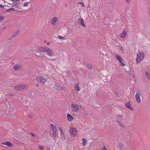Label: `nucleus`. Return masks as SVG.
<instances>
[{
	"label": "nucleus",
	"mask_w": 150,
	"mask_h": 150,
	"mask_svg": "<svg viewBox=\"0 0 150 150\" xmlns=\"http://www.w3.org/2000/svg\"><path fill=\"white\" fill-rule=\"evenodd\" d=\"M28 88V86L25 85H18L15 87V90L17 91H22L24 90L27 89Z\"/></svg>",
	"instance_id": "5"
},
{
	"label": "nucleus",
	"mask_w": 150,
	"mask_h": 150,
	"mask_svg": "<svg viewBox=\"0 0 150 150\" xmlns=\"http://www.w3.org/2000/svg\"><path fill=\"white\" fill-rule=\"evenodd\" d=\"M58 38L59 39H62V40H65V38H64V37H62L60 35H58Z\"/></svg>",
	"instance_id": "26"
},
{
	"label": "nucleus",
	"mask_w": 150,
	"mask_h": 150,
	"mask_svg": "<svg viewBox=\"0 0 150 150\" xmlns=\"http://www.w3.org/2000/svg\"><path fill=\"white\" fill-rule=\"evenodd\" d=\"M38 81L40 83H45L48 79V77L44 76L38 77L37 78Z\"/></svg>",
	"instance_id": "6"
},
{
	"label": "nucleus",
	"mask_w": 150,
	"mask_h": 150,
	"mask_svg": "<svg viewBox=\"0 0 150 150\" xmlns=\"http://www.w3.org/2000/svg\"><path fill=\"white\" fill-rule=\"evenodd\" d=\"M31 135L33 137H35V134H33V133H31Z\"/></svg>",
	"instance_id": "34"
},
{
	"label": "nucleus",
	"mask_w": 150,
	"mask_h": 150,
	"mask_svg": "<svg viewBox=\"0 0 150 150\" xmlns=\"http://www.w3.org/2000/svg\"><path fill=\"white\" fill-rule=\"evenodd\" d=\"M59 129L60 132V134L62 138L64 139L65 138V136L64 131L63 130V129L61 127H59Z\"/></svg>",
	"instance_id": "12"
},
{
	"label": "nucleus",
	"mask_w": 150,
	"mask_h": 150,
	"mask_svg": "<svg viewBox=\"0 0 150 150\" xmlns=\"http://www.w3.org/2000/svg\"><path fill=\"white\" fill-rule=\"evenodd\" d=\"M47 45H49V42H47Z\"/></svg>",
	"instance_id": "38"
},
{
	"label": "nucleus",
	"mask_w": 150,
	"mask_h": 150,
	"mask_svg": "<svg viewBox=\"0 0 150 150\" xmlns=\"http://www.w3.org/2000/svg\"><path fill=\"white\" fill-rule=\"evenodd\" d=\"M60 86V85L59 84H57V83H56L54 86V88L56 89H58L59 88Z\"/></svg>",
	"instance_id": "24"
},
{
	"label": "nucleus",
	"mask_w": 150,
	"mask_h": 150,
	"mask_svg": "<svg viewBox=\"0 0 150 150\" xmlns=\"http://www.w3.org/2000/svg\"><path fill=\"white\" fill-rule=\"evenodd\" d=\"M101 150H108V149L104 147L102 148Z\"/></svg>",
	"instance_id": "31"
},
{
	"label": "nucleus",
	"mask_w": 150,
	"mask_h": 150,
	"mask_svg": "<svg viewBox=\"0 0 150 150\" xmlns=\"http://www.w3.org/2000/svg\"><path fill=\"white\" fill-rule=\"evenodd\" d=\"M67 117L68 120L69 122H71L74 120L73 117L70 114H67Z\"/></svg>",
	"instance_id": "13"
},
{
	"label": "nucleus",
	"mask_w": 150,
	"mask_h": 150,
	"mask_svg": "<svg viewBox=\"0 0 150 150\" xmlns=\"http://www.w3.org/2000/svg\"><path fill=\"white\" fill-rule=\"evenodd\" d=\"M145 75L148 79H150V74L147 71H145Z\"/></svg>",
	"instance_id": "18"
},
{
	"label": "nucleus",
	"mask_w": 150,
	"mask_h": 150,
	"mask_svg": "<svg viewBox=\"0 0 150 150\" xmlns=\"http://www.w3.org/2000/svg\"><path fill=\"white\" fill-rule=\"evenodd\" d=\"M75 88L77 91L80 90V88L79 87V83H77L76 84Z\"/></svg>",
	"instance_id": "17"
},
{
	"label": "nucleus",
	"mask_w": 150,
	"mask_h": 150,
	"mask_svg": "<svg viewBox=\"0 0 150 150\" xmlns=\"http://www.w3.org/2000/svg\"><path fill=\"white\" fill-rule=\"evenodd\" d=\"M38 86V84H37L36 85V86Z\"/></svg>",
	"instance_id": "40"
},
{
	"label": "nucleus",
	"mask_w": 150,
	"mask_h": 150,
	"mask_svg": "<svg viewBox=\"0 0 150 150\" xmlns=\"http://www.w3.org/2000/svg\"><path fill=\"white\" fill-rule=\"evenodd\" d=\"M2 144L4 145H6L9 146H12V144L9 142H3L2 143Z\"/></svg>",
	"instance_id": "15"
},
{
	"label": "nucleus",
	"mask_w": 150,
	"mask_h": 150,
	"mask_svg": "<svg viewBox=\"0 0 150 150\" xmlns=\"http://www.w3.org/2000/svg\"><path fill=\"white\" fill-rule=\"evenodd\" d=\"M144 56L145 55L143 53L140 52H139L137 55L136 62L138 64L139 63L144 59Z\"/></svg>",
	"instance_id": "1"
},
{
	"label": "nucleus",
	"mask_w": 150,
	"mask_h": 150,
	"mask_svg": "<svg viewBox=\"0 0 150 150\" xmlns=\"http://www.w3.org/2000/svg\"><path fill=\"white\" fill-rule=\"evenodd\" d=\"M116 120L119 125L122 127H125V126L122 122V117L121 115H118L116 116Z\"/></svg>",
	"instance_id": "4"
},
{
	"label": "nucleus",
	"mask_w": 150,
	"mask_h": 150,
	"mask_svg": "<svg viewBox=\"0 0 150 150\" xmlns=\"http://www.w3.org/2000/svg\"><path fill=\"white\" fill-rule=\"evenodd\" d=\"M47 47H42L40 49V51L41 52H46Z\"/></svg>",
	"instance_id": "20"
},
{
	"label": "nucleus",
	"mask_w": 150,
	"mask_h": 150,
	"mask_svg": "<svg viewBox=\"0 0 150 150\" xmlns=\"http://www.w3.org/2000/svg\"><path fill=\"white\" fill-rule=\"evenodd\" d=\"M28 3L27 2H25L23 3V5L24 6H28Z\"/></svg>",
	"instance_id": "28"
},
{
	"label": "nucleus",
	"mask_w": 150,
	"mask_h": 150,
	"mask_svg": "<svg viewBox=\"0 0 150 150\" xmlns=\"http://www.w3.org/2000/svg\"><path fill=\"white\" fill-rule=\"evenodd\" d=\"M20 67V66L19 65H16L13 67L14 69L16 70H18L19 69Z\"/></svg>",
	"instance_id": "23"
},
{
	"label": "nucleus",
	"mask_w": 150,
	"mask_h": 150,
	"mask_svg": "<svg viewBox=\"0 0 150 150\" xmlns=\"http://www.w3.org/2000/svg\"><path fill=\"white\" fill-rule=\"evenodd\" d=\"M51 129L52 132V134L54 137H56V128L55 126L53 124H51L50 125Z\"/></svg>",
	"instance_id": "10"
},
{
	"label": "nucleus",
	"mask_w": 150,
	"mask_h": 150,
	"mask_svg": "<svg viewBox=\"0 0 150 150\" xmlns=\"http://www.w3.org/2000/svg\"><path fill=\"white\" fill-rule=\"evenodd\" d=\"M125 105L127 107L129 108L130 110H132V108L131 107V105L130 102H128L126 103L125 104Z\"/></svg>",
	"instance_id": "19"
},
{
	"label": "nucleus",
	"mask_w": 150,
	"mask_h": 150,
	"mask_svg": "<svg viewBox=\"0 0 150 150\" xmlns=\"http://www.w3.org/2000/svg\"><path fill=\"white\" fill-rule=\"evenodd\" d=\"M45 42H46V41H45Z\"/></svg>",
	"instance_id": "41"
},
{
	"label": "nucleus",
	"mask_w": 150,
	"mask_h": 150,
	"mask_svg": "<svg viewBox=\"0 0 150 150\" xmlns=\"http://www.w3.org/2000/svg\"><path fill=\"white\" fill-rule=\"evenodd\" d=\"M82 141H83V146H85L86 144V139L85 138H83L82 139Z\"/></svg>",
	"instance_id": "22"
},
{
	"label": "nucleus",
	"mask_w": 150,
	"mask_h": 150,
	"mask_svg": "<svg viewBox=\"0 0 150 150\" xmlns=\"http://www.w3.org/2000/svg\"><path fill=\"white\" fill-rule=\"evenodd\" d=\"M46 52L47 53V55L49 57H53L54 56V54H53V51L52 50L47 47Z\"/></svg>",
	"instance_id": "9"
},
{
	"label": "nucleus",
	"mask_w": 150,
	"mask_h": 150,
	"mask_svg": "<svg viewBox=\"0 0 150 150\" xmlns=\"http://www.w3.org/2000/svg\"><path fill=\"white\" fill-rule=\"evenodd\" d=\"M128 74H129L130 76V78L131 79H133L134 77V74L132 73L130 71L128 72Z\"/></svg>",
	"instance_id": "21"
},
{
	"label": "nucleus",
	"mask_w": 150,
	"mask_h": 150,
	"mask_svg": "<svg viewBox=\"0 0 150 150\" xmlns=\"http://www.w3.org/2000/svg\"><path fill=\"white\" fill-rule=\"evenodd\" d=\"M39 148L41 150H43L44 149V148L43 146H39Z\"/></svg>",
	"instance_id": "29"
},
{
	"label": "nucleus",
	"mask_w": 150,
	"mask_h": 150,
	"mask_svg": "<svg viewBox=\"0 0 150 150\" xmlns=\"http://www.w3.org/2000/svg\"><path fill=\"white\" fill-rule=\"evenodd\" d=\"M13 2H17L18 1H19L18 0H11Z\"/></svg>",
	"instance_id": "32"
},
{
	"label": "nucleus",
	"mask_w": 150,
	"mask_h": 150,
	"mask_svg": "<svg viewBox=\"0 0 150 150\" xmlns=\"http://www.w3.org/2000/svg\"><path fill=\"white\" fill-rule=\"evenodd\" d=\"M119 49L121 50L122 52L124 50L123 47L122 46H120L119 47Z\"/></svg>",
	"instance_id": "27"
},
{
	"label": "nucleus",
	"mask_w": 150,
	"mask_h": 150,
	"mask_svg": "<svg viewBox=\"0 0 150 150\" xmlns=\"http://www.w3.org/2000/svg\"><path fill=\"white\" fill-rule=\"evenodd\" d=\"M3 7H4V6L3 5L0 4V8H3Z\"/></svg>",
	"instance_id": "35"
},
{
	"label": "nucleus",
	"mask_w": 150,
	"mask_h": 150,
	"mask_svg": "<svg viewBox=\"0 0 150 150\" xmlns=\"http://www.w3.org/2000/svg\"><path fill=\"white\" fill-rule=\"evenodd\" d=\"M69 131L70 134L72 137H75L77 135L78 130L76 128L71 127L69 128Z\"/></svg>",
	"instance_id": "2"
},
{
	"label": "nucleus",
	"mask_w": 150,
	"mask_h": 150,
	"mask_svg": "<svg viewBox=\"0 0 150 150\" xmlns=\"http://www.w3.org/2000/svg\"><path fill=\"white\" fill-rule=\"evenodd\" d=\"M126 35V32L125 29L123 32L121 34L120 37L121 38H124Z\"/></svg>",
	"instance_id": "16"
},
{
	"label": "nucleus",
	"mask_w": 150,
	"mask_h": 150,
	"mask_svg": "<svg viewBox=\"0 0 150 150\" xmlns=\"http://www.w3.org/2000/svg\"><path fill=\"white\" fill-rule=\"evenodd\" d=\"M78 21L84 27H85L86 26L84 24V21L82 18H80L78 20Z\"/></svg>",
	"instance_id": "14"
},
{
	"label": "nucleus",
	"mask_w": 150,
	"mask_h": 150,
	"mask_svg": "<svg viewBox=\"0 0 150 150\" xmlns=\"http://www.w3.org/2000/svg\"><path fill=\"white\" fill-rule=\"evenodd\" d=\"M122 143H120V144H119V146H120V148H122Z\"/></svg>",
	"instance_id": "30"
},
{
	"label": "nucleus",
	"mask_w": 150,
	"mask_h": 150,
	"mask_svg": "<svg viewBox=\"0 0 150 150\" xmlns=\"http://www.w3.org/2000/svg\"><path fill=\"white\" fill-rule=\"evenodd\" d=\"M115 57L116 59L118 60L119 63L121 66L122 67L125 66V64L123 63L124 62V60L120 55L116 54H115Z\"/></svg>",
	"instance_id": "3"
},
{
	"label": "nucleus",
	"mask_w": 150,
	"mask_h": 150,
	"mask_svg": "<svg viewBox=\"0 0 150 150\" xmlns=\"http://www.w3.org/2000/svg\"><path fill=\"white\" fill-rule=\"evenodd\" d=\"M57 20L58 18L57 17H53L51 22V24L53 26L57 24Z\"/></svg>",
	"instance_id": "11"
},
{
	"label": "nucleus",
	"mask_w": 150,
	"mask_h": 150,
	"mask_svg": "<svg viewBox=\"0 0 150 150\" xmlns=\"http://www.w3.org/2000/svg\"><path fill=\"white\" fill-rule=\"evenodd\" d=\"M30 117L31 118H32V116H30Z\"/></svg>",
	"instance_id": "39"
},
{
	"label": "nucleus",
	"mask_w": 150,
	"mask_h": 150,
	"mask_svg": "<svg viewBox=\"0 0 150 150\" xmlns=\"http://www.w3.org/2000/svg\"><path fill=\"white\" fill-rule=\"evenodd\" d=\"M71 107L72 111L74 112H77L79 111V107L77 104H71Z\"/></svg>",
	"instance_id": "8"
},
{
	"label": "nucleus",
	"mask_w": 150,
	"mask_h": 150,
	"mask_svg": "<svg viewBox=\"0 0 150 150\" xmlns=\"http://www.w3.org/2000/svg\"><path fill=\"white\" fill-rule=\"evenodd\" d=\"M79 3H81V4H82V6H83H83H84V4H83V3H81V2H79Z\"/></svg>",
	"instance_id": "36"
},
{
	"label": "nucleus",
	"mask_w": 150,
	"mask_h": 150,
	"mask_svg": "<svg viewBox=\"0 0 150 150\" xmlns=\"http://www.w3.org/2000/svg\"><path fill=\"white\" fill-rule=\"evenodd\" d=\"M9 10H13V11H14V9L13 8H10Z\"/></svg>",
	"instance_id": "37"
},
{
	"label": "nucleus",
	"mask_w": 150,
	"mask_h": 150,
	"mask_svg": "<svg viewBox=\"0 0 150 150\" xmlns=\"http://www.w3.org/2000/svg\"><path fill=\"white\" fill-rule=\"evenodd\" d=\"M4 16L2 15H0V21H2L4 19Z\"/></svg>",
	"instance_id": "25"
},
{
	"label": "nucleus",
	"mask_w": 150,
	"mask_h": 150,
	"mask_svg": "<svg viewBox=\"0 0 150 150\" xmlns=\"http://www.w3.org/2000/svg\"><path fill=\"white\" fill-rule=\"evenodd\" d=\"M49 60H51V61H54L56 60V59L55 58H54L53 59H50Z\"/></svg>",
	"instance_id": "33"
},
{
	"label": "nucleus",
	"mask_w": 150,
	"mask_h": 150,
	"mask_svg": "<svg viewBox=\"0 0 150 150\" xmlns=\"http://www.w3.org/2000/svg\"><path fill=\"white\" fill-rule=\"evenodd\" d=\"M142 96V93H141L139 92L138 91L137 92V93H136L135 95V98L137 102L139 103H140L141 102V99L140 98V97Z\"/></svg>",
	"instance_id": "7"
}]
</instances>
